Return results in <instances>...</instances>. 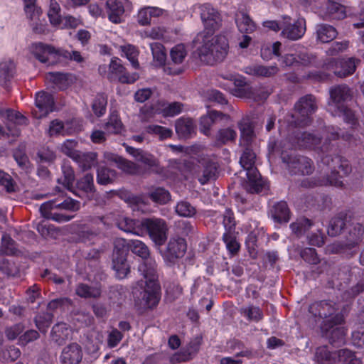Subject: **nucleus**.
<instances>
[{
	"label": "nucleus",
	"instance_id": "nucleus-1",
	"mask_svg": "<svg viewBox=\"0 0 364 364\" xmlns=\"http://www.w3.org/2000/svg\"><path fill=\"white\" fill-rule=\"evenodd\" d=\"M318 107L316 98L311 94L306 95L299 99L294 107V112L287 116V122L294 127H305L311 124L312 114Z\"/></svg>",
	"mask_w": 364,
	"mask_h": 364
},
{
	"label": "nucleus",
	"instance_id": "nucleus-2",
	"mask_svg": "<svg viewBox=\"0 0 364 364\" xmlns=\"http://www.w3.org/2000/svg\"><path fill=\"white\" fill-rule=\"evenodd\" d=\"M228 47V41L225 36H216L198 49V58L205 64L213 65L225 58Z\"/></svg>",
	"mask_w": 364,
	"mask_h": 364
},
{
	"label": "nucleus",
	"instance_id": "nucleus-3",
	"mask_svg": "<svg viewBox=\"0 0 364 364\" xmlns=\"http://www.w3.org/2000/svg\"><path fill=\"white\" fill-rule=\"evenodd\" d=\"M247 145L240 160L241 166L246 170L248 178V191L251 193H259L263 187L261 175L255 166L256 155Z\"/></svg>",
	"mask_w": 364,
	"mask_h": 364
},
{
	"label": "nucleus",
	"instance_id": "nucleus-4",
	"mask_svg": "<svg viewBox=\"0 0 364 364\" xmlns=\"http://www.w3.org/2000/svg\"><path fill=\"white\" fill-rule=\"evenodd\" d=\"M339 308L331 301H321L311 304L309 311L315 317L323 319V326L330 324H340L343 321V316L338 312Z\"/></svg>",
	"mask_w": 364,
	"mask_h": 364
},
{
	"label": "nucleus",
	"instance_id": "nucleus-5",
	"mask_svg": "<svg viewBox=\"0 0 364 364\" xmlns=\"http://www.w3.org/2000/svg\"><path fill=\"white\" fill-rule=\"evenodd\" d=\"M282 160L292 175H310L314 170L311 159L304 156L282 153Z\"/></svg>",
	"mask_w": 364,
	"mask_h": 364
},
{
	"label": "nucleus",
	"instance_id": "nucleus-6",
	"mask_svg": "<svg viewBox=\"0 0 364 364\" xmlns=\"http://www.w3.org/2000/svg\"><path fill=\"white\" fill-rule=\"evenodd\" d=\"M141 225L147 231L151 240L157 246H161L167 240L168 228L166 223L161 218H146Z\"/></svg>",
	"mask_w": 364,
	"mask_h": 364
},
{
	"label": "nucleus",
	"instance_id": "nucleus-7",
	"mask_svg": "<svg viewBox=\"0 0 364 364\" xmlns=\"http://www.w3.org/2000/svg\"><path fill=\"white\" fill-rule=\"evenodd\" d=\"M161 299V287L159 283H145L144 289L135 299L136 304L143 309L156 307Z\"/></svg>",
	"mask_w": 364,
	"mask_h": 364
},
{
	"label": "nucleus",
	"instance_id": "nucleus-8",
	"mask_svg": "<svg viewBox=\"0 0 364 364\" xmlns=\"http://www.w3.org/2000/svg\"><path fill=\"white\" fill-rule=\"evenodd\" d=\"M200 18L207 35H212L221 26L222 19L219 12L208 4L200 6Z\"/></svg>",
	"mask_w": 364,
	"mask_h": 364
},
{
	"label": "nucleus",
	"instance_id": "nucleus-9",
	"mask_svg": "<svg viewBox=\"0 0 364 364\" xmlns=\"http://www.w3.org/2000/svg\"><path fill=\"white\" fill-rule=\"evenodd\" d=\"M291 141L299 149H318L321 151L322 136L314 133L295 131L292 134Z\"/></svg>",
	"mask_w": 364,
	"mask_h": 364
},
{
	"label": "nucleus",
	"instance_id": "nucleus-10",
	"mask_svg": "<svg viewBox=\"0 0 364 364\" xmlns=\"http://www.w3.org/2000/svg\"><path fill=\"white\" fill-rule=\"evenodd\" d=\"M185 166L189 173L197 177L201 184H205L210 179L215 178L217 172V166L214 162L208 161L202 167L191 161L185 163Z\"/></svg>",
	"mask_w": 364,
	"mask_h": 364
},
{
	"label": "nucleus",
	"instance_id": "nucleus-11",
	"mask_svg": "<svg viewBox=\"0 0 364 364\" xmlns=\"http://www.w3.org/2000/svg\"><path fill=\"white\" fill-rule=\"evenodd\" d=\"M289 21L290 17H284L281 36L291 41L300 39L306 32L304 19H299L294 23H291Z\"/></svg>",
	"mask_w": 364,
	"mask_h": 364
},
{
	"label": "nucleus",
	"instance_id": "nucleus-12",
	"mask_svg": "<svg viewBox=\"0 0 364 364\" xmlns=\"http://www.w3.org/2000/svg\"><path fill=\"white\" fill-rule=\"evenodd\" d=\"M31 49L35 57L42 63L49 61L53 55L63 56L65 58H70L71 55V53L69 51L57 50L54 47L43 43H33L31 46Z\"/></svg>",
	"mask_w": 364,
	"mask_h": 364
},
{
	"label": "nucleus",
	"instance_id": "nucleus-13",
	"mask_svg": "<svg viewBox=\"0 0 364 364\" xmlns=\"http://www.w3.org/2000/svg\"><path fill=\"white\" fill-rule=\"evenodd\" d=\"M324 66L327 70L332 71L336 76L340 78L352 75L356 68L354 60L351 58L348 60L331 59L325 63Z\"/></svg>",
	"mask_w": 364,
	"mask_h": 364
},
{
	"label": "nucleus",
	"instance_id": "nucleus-14",
	"mask_svg": "<svg viewBox=\"0 0 364 364\" xmlns=\"http://www.w3.org/2000/svg\"><path fill=\"white\" fill-rule=\"evenodd\" d=\"M187 55L183 44L175 46L170 51L171 62L168 63L164 68V70L168 75H179L183 72L181 67H175L181 65Z\"/></svg>",
	"mask_w": 364,
	"mask_h": 364
},
{
	"label": "nucleus",
	"instance_id": "nucleus-15",
	"mask_svg": "<svg viewBox=\"0 0 364 364\" xmlns=\"http://www.w3.org/2000/svg\"><path fill=\"white\" fill-rule=\"evenodd\" d=\"M109 69L107 77L111 81L118 80L122 83H133L138 79L136 73L129 75L125 71V68L120 63L119 59H112Z\"/></svg>",
	"mask_w": 364,
	"mask_h": 364
},
{
	"label": "nucleus",
	"instance_id": "nucleus-16",
	"mask_svg": "<svg viewBox=\"0 0 364 364\" xmlns=\"http://www.w3.org/2000/svg\"><path fill=\"white\" fill-rule=\"evenodd\" d=\"M353 217L347 211H341L335 215L329 220L327 228V234L330 237H336L340 235L344 229L350 225Z\"/></svg>",
	"mask_w": 364,
	"mask_h": 364
},
{
	"label": "nucleus",
	"instance_id": "nucleus-17",
	"mask_svg": "<svg viewBox=\"0 0 364 364\" xmlns=\"http://www.w3.org/2000/svg\"><path fill=\"white\" fill-rule=\"evenodd\" d=\"M36 105L39 109L40 114L33 112L36 118L46 117L50 112L54 110L55 101L53 95L48 92L41 91L36 95Z\"/></svg>",
	"mask_w": 364,
	"mask_h": 364
},
{
	"label": "nucleus",
	"instance_id": "nucleus-18",
	"mask_svg": "<svg viewBox=\"0 0 364 364\" xmlns=\"http://www.w3.org/2000/svg\"><path fill=\"white\" fill-rule=\"evenodd\" d=\"M330 101L336 107L350 100L353 97L352 90L346 84L333 86L329 90Z\"/></svg>",
	"mask_w": 364,
	"mask_h": 364
},
{
	"label": "nucleus",
	"instance_id": "nucleus-19",
	"mask_svg": "<svg viewBox=\"0 0 364 364\" xmlns=\"http://www.w3.org/2000/svg\"><path fill=\"white\" fill-rule=\"evenodd\" d=\"M348 226H351L344 243L341 244L342 250H351L358 245L364 234V228L360 223H355L352 219Z\"/></svg>",
	"mask_w": 364,
	"mask_h": 364
},
{
	"label": "nucleus",
	"instance_id": "nucleus-20",
	"mask_svg": "<svg viewBox=\"0 0 364 364\" xmlns=\"http://www.w3.org/2000/svg\"><path fill=\"white\" fill-rule=\"evenodd\" d=\"M335 164L336 170L335 174H331L328 176V181L331 185L335 186H342L343 182L341 180L343 176H348L351 171V166L348 160L340 156H336Z\"/></svg>",
	"mask_w": 364,
	"mask_h": 364
},
{
	"label": "nucleus",
	"instance_id": "nucleus-21",
	"mask_svg": "<svg viewBox=\"0 0 364 364\" xmlns=\"http://www.w3.org/2000/svg\"><path fill=\"white\" fill-rule=\"evenodd\" d=\"M82 356L81 346L77 343H71L63 349L60 360L63 364H79Z\"/></svg>",
	"mask_w": 364,
	"mask_h": 364
},
{
	"label": "nucleus",
	"instance_id": "nucleus-22",
	"mask_svg": "<svg viewBox=\"0 0 364 364\" xmlns=\"http://www.w3.org/2000/svg\"><path fill=\"white\" fill-rule=\"evenodd\" d=\"M51 341L61 346L72 339V329L65 323L55 324L50 333Z\"/></svg>",
	"mask_w": 364,
	"mask_h": 364
},
{
	"label": "nucleus",
	"instance_id": "nucleus-23",
	"mask_svg": "<svg viewBox=\"0 0 364 364\" xmlns=\"http://www.w3.org/2000/svg\"><path fill=\"white\" fill-rule=\"evenodd\" d=\"M186 250V242L184 239L178 237L171 239L167 247L166 258L171 262L182 257Z\"/></svg>",
	"mask_w": 364,
	"mask_h": 364
},
{
	"label": "nucleus",
	"instance_id": "nucleus-24",
	"mask_svg": "<svg viewBox=\"0 0 364 364\" xmlns=\"http://www.w3.org/2000/svg\"><path fill=\"white\" fill-rule=\"evenodd\" d=\"M112 267L114 270L117 278H125L130 272V267L126 254H122L118 251L115 255H112Z\"/></svg>",
	"mask_w": 364,
	"mask_h": 364
},
{
	"label": "nucleus",
	"instance_id": "nucleus-25",
	"mask_svg": "<svg viewBox=\"0 0 364 364\" xmlns=\"http://www.w3.org/2000/svg\"><path fill=\"white\" fill-rule=\"evenodd\" d=\"M334 325L331 323L327 326H323V328L326 331L325 336L328 342L336 347H339L345 343L346 332L343 327L336 326L333 328Z\"/></svg>",
	"mask_w": 364,
	"mask_h": 364
},
{
	"label": "nucleus",
	"instance_id": "nucleus-26",
	"mask_svg": "<svg viewBox=\"0 0 364 364\" xmlns=\"http://www.w3.org/2000/svg\"><path fill=\"white\" fill-rule=\"evenodd\" d=\"M176 132L180 138L188 139L196 134V126L191 118H180L176 122Z\"/></svg>",
	"mask_w": 364,
	"mask_h": 364
},
{
	"label": "nucleus",
	"instance_id": "nucleus-27",
	"mask_svg": "<svg viewBox=\"0 0 364 364\" xmlns=\"http://www.w3.org/2000/svg\"><path fill=\"white\" fill-rule=\"evenodd\" d=\"M139 271L145 279V283H159L156 264L153 259L148 258L139 265Z\"/></svg>",
	"mask_w": 364,
	"mask_h": 364
},
{
	"label": "nucleus",
	"instance_id": "nucleus-28",
	"mask_svg": "<svg viewBox=\"0 0 364 364\" xmlns=\"http://www.w3.org/2000/svg\"><path fill=\"white\" fill-rule=\"evenodd\" d=\"M105 157L108 161L115 163L124 171L130 174H137L139 173V166L132 161L112 153L106 154Z\"/></svg>",
	"mask_w": 364,
	"mask_h": 364
},
{
	"label": "nucleus",
	"instance_id": "nucleus-29",
	"mask_svg": "<svg viewBox=\"0 0 364 364\" xmlns=\"http://www.w3.org/2000/svg\"><path fill=\"white\" fill-rule=\"evenodd\" d=\"M227 117L225 114L218 111H210L208 114L201 117L200 120V130L205 136L210 134V128L213 124L218 119H223Z\"/></svg>",
	"mask_w": 364,
	"mask_h": 364
},
{
	"label": "nucleus",
	"instance_id": "nucleus-30",
	"mask_svg": "<svg viewBox=\"0 0 364 364\" xmlns=\"http://www.w3.org/2000/svg\"><path fill=\"white\" fill-rule=\"evenodd\" d=\"M316 35L317 41L326 43L336 38L338 32L336 29L331 25L320 23L316 26Z\"/></svg>",
	"mask_w": 364,
	"mask_h": 364
},
{
	"label": "nucleus",
	"instance_id": "nucleus-31",
	"mask_svg": "<svg viewBox=\"0 0 364 364\" xmlns=\"http://www.w3.org/2000/svg\"><path fill=\"white\" fill-rule=\"evenodd\" d=\"M235 21L238 30L242 33H251L256 29V25L248 14L244 11L235 14Z\"/></svg>",
	"mask_w": 364,
	"mask_h": 364
},
{
	"label": "nucleus",
	"instance_id": "nucleus-32",
	"mask_svg": "<svg viewBox=\"0 0 364 364\" xmlns=\"http://www.w3.org/2000/svg\"><path fill=\"white\" fill-rule=\"evenodd\" d=\"M271 215L274 220L279 223H287L290 219V210L285 201L275 203L271 209Z\"/></svg>",
	"mask_w": 364,
	"mask_h": 364
},
{
	"label": "nucleus",
	"instance_id": "nucleus-33",
	"mask_svg": "<svg viewBox=\"0 0 364 364\" xmlns=\"http://www.w3.org/2000/svg\"><path fill=\"white\" fill-rule=\"evenodd\" d=\"M16 67L11 60L2 61L0 63V84L8 89L9 82L14 77Z\"/></svg>",
	"mask_w": 364,
	"mask_h": 364
},
{
	"label": "nucleus",
	"instance_id": "nucleus-34",
	"mask_svg": "<svg viewBox=\"0 0 364 364\" xmlns=\"http://www.w3.org/2000/svg\"><path fill=\"white\" fill-rule=\"evenodd\" d=\"M127 151L132 155L135 159L149 168H153L158 166V161L151 154L139 149H135L131 146L127 148Z\"/></svg>",
	"mask_w": 364,
	"mask_h": 364
},
{
	"label": "nucleus",
	"instance_id": "nucleus-35",
	"mask_svg": "<svg viewBox=\"0 0 364 364\" xmlns=\"http://www.w3.org/2000/svg\"><path fill=\"white\" fill-rule=\"evenodd\" d=\"M77 296L85 299H98L102 294V287L100 284L90 286L87 284H79L75 289Z\"/></svg>",
	"mask_w": 364,
	"mask_h": 364
},
{
	"label": "nucleus",
	"instance_id": "nucleus-36",
	"mask_svg": "<svg viewBox=\"0 0 364 364\" xmlns=\"http://www.w3.org/2000/svg\"><path fill=\"white\" fill-rule=\"evenodd\" d=\"M147 196L155 203L164 205L171 200L168 191L162 187L151 186L148 188Z\"/></svg>",
	"mask_w": 364,
	"mask_h": 364
},
{
	"label": "nucleus",
	"instance_id": "nucleus-37",
	"mask_svg": "<svg viewBox=\"0 0 364 364\" xmlns=\"http://www.w3.org/2000/svg\"><path fill=\"white\" fill-rule=\"evenodd\" d=\"M338 351H330L326 346L318 347L316 349L315 360L318 364L336 363Z\"/></svg>",
	"mask_w": 364,
	"mask_h": 364
},
{
	"label": "nucleus",
	"instance_id": "nucleus-38",
	"mask_svg": "<svg viewBox=\"0 0 364 364\" xmlns=\"http://www.w3.org/2000/svg\"><path fill=\"white\" fill-rule=\"evenodd\" d=\"M108 9L109 19L114 23L121 22V16L124 13V6L119 0H107L106 3Z\"/></svg>",
	"mask_w": 364,
	"mask_h": 364
},
{
	"label": "nucleus",
	"instance_id": "nucleus-39",
	"mask_svg": "<svg viewBox=\"0 0 364 364\" xmlns=\"http://www.w3.org/2000/svg\"><path fill=\"white\" fill-rule=\"evenodd\" d=\"M40 212L41 215L47 219H51L54 221L62 223L68 222L72 220L73 215H68L65 214L54 212L55 209L50 206V204H42L40 206Z\"/></svg>",
	"mask_w": 364,
	"mask_h": 364
},
{
	"label": "nucleus",
	"instance_id": "nucleus-40",
	"mask_svg": "<svg viewBox=\"0 0 364 364\" xmlns=\"http://www.w3.org/2000/svg\"><path fill=\"white\" fill-rule=\"evenodd\" d=\"M83 171L88 170L95 166L97 163V154L95 152L84 153L82 151L77 152L73 159Z\"/></svg>",
	"mask_w": 364,
	"mask_h": 364
},
{
	"label": "nucleus",
	"instance_id": "nucleus-41",
	"mask_svg": "<svg viewBox=\"0 0 364 364\" xmlns=\"http://www.w3.org/2000/svg\"><path fill=\"white\" fill-rule=\"evenodd\" d=\"M238 127L242 141L246 143V145H249L255 137L254 128L250 119L247 117L242 118L238 122Z\"/></svg>",
	"mask_w": 364,
	"mask_h": 364
},
{
	"label": "nucleus",
	"instance_id": "nucleus-42",
	"mask_svg": "<svg viewBox=\"0 0 364 364\" xmlns=\"http://www.w3.org/2000/svg\"><path fill=\"white\" fill-rule=\"evenodd\" d=\"M127 248L144 260L149 258L150 251L145 243L139 240H131L127 243Z\"/></svg>",
	"mask_w": 364,
	"mask_h": 364
},
{
	"label": "nucleus",
	"instance_id": "nucleus-43",
	"mask_svg": "<svg viewBox=\"0 0 364 364\" xmlns=\"http://www.w3.org/2000/svg\"><path fill=\"white\" fill-rule=\"evenodd\" d=\"M43 204H50V206L55 210H66L70 211H77L80 207V203L78 200L70 198L65 199L61 203H57L55 200H50Z\"/></svg>",
	"mask_w": 364,
	"mask_h": 364
},
{
	"label": "nucleus",
	"instance_id": "nucleus-44",
	"mask_svg": "<svg viewBox=\"0 0 364 364\" xmlns=\"http://www.w3.org/2000/svg\"><path fill=\"white\" fill-rule=\"evenodd\" d=\"M247 69L248 70L246 71L247 73L266 77L274 76L279 71V68L277 66L255 65L247 68Z\"/></svg>",
	"mask_w": 364,
	"mask_h": 364
},
{
	"label": "nucleus",
	"instance_id": "nucleus-45",
	"mask_svg": "<svg viewBox=\"0 0 364 364\" xmlns=\"http://www.w3.org/2000/svg\"><path fill=\"white\" fill-rule=\"evenodd\" d=\"M313 223L308 218H302L297 219L296 222L290 225L292 232L297 236L300 237L306 234L313 226Z\"/></svg>",
	"mask_w": 364,
	"mask_h": 364
},
{
	"label": "nucleus",
	"instance_id": "nucleus-46",
	"mask_svg": "<svg viewBox=\"0 0 364 364\" xmlns=\"http://www.w3.org/2000/svg\"><path fill=\"white\" fill-rule=\"evenodd\" d=\"M120 230L136 235H139L136 228L141 225L138 220H134L127 217H122L119 219H116L115 224Z\"/></svg>",
	"mask_w": 364,
	"mask_h": 364
},
{
	"label": "nucleus",
	"instance_id": "nucleus-47",
	"mask_svg": "<svg viewBox=\"0 0 364 364\" xmlns=\"http://www.w3.org/2000/svg\"><path fill=\"white\" fill-rule=\"evenodd\" d=\"M337 364H361L362 362L354 352L348 349H341L338 350Z\"/></svg>",
	"mask_w": 364,
	"mask_h": 364
},
{
	"label": "nucleus",
	"instance_id": "nucleus-48",
	"mask_svg": "<svg viewBox=\"0 0 364 364\" xmlns=\"http://www.w3.org/2000/svg\"><path fill=\"white\" fill-rule=\"evenodd\" d=\"M92 223L97 225L101 231L109 230L116 224V218L114 214L110 213L105 216H97L92 219Z\"/></svg>",
	"mask_w": 364,
	"mask_h": 364
},
{
	"label": "nucleus",
	"instance_id": "nucleus-49",
	"mask_svg": "<svg viewBox=\"0 0 364 364\" xmlns=\"http://www.w3.org/2000/svg\"><path fill=\"white\" fill-rule=\"evenodd\" d=\"M236 136V132L231 128L219 129L215 135V145L220 146L230 141H234Z\"/></svg>",
	"mask_w": 364,
	"mask_h": 364
},
{
	"label": "nucleus",
	"instance_id": "nucleus-50",
	"mask_svg": "<svg viewBox=\"0 0 364 364\" xmlns=\"http://www.w3.org/2000/svg\"><path fill=\"white\" fill-rule=\"evenodd\" d=\"M105 129L109 134H119L123 129V124L119 118V116L112 113L110 114L108 121L105 123Z\"/></svg>",
	"mask_w": 364,
	"mask_h": 364
},
{
	"label": "nucleus",
	"instance_id": "nucleus-51",
	"mask_svg": "<svg viewBox=\"0 0 364 364\" xmlns=\"http://www.w3.org/2000/svg\"><path fill=\"white\" fill-rule=\"evenodd\" d=\"M150 47L154 60L159 66L164 65L166 60V53L164 46L160 43H153L150 44Z\"/></svg>",
	"mask_w": 364,
	"mask_h": 364
},
{
	"label": "nucleus",
	"instance_id": "nucleus-52",
	"mask_svg": "<svg viewBox=\"0 0 364 364\" xmlns=\"http://www.w3.org/2000/svg\"><path fill=\"white\" fill-rule=\"evenodd\" d=\"M116 178V172L106 167H100L97 169V183L107 185L112 183Z\"/></svg>",
	"mask_w": 364,
	"mask_h": 364
},
{
	"label": "nucleus",
	"instance_id": "nucleus-53",
	"mask_svg": "<svg viewBox=\"0 0 364 364\" xmlns=\"http://www.w3.org/2000/svg\"><path fill=\"white\" fill-rule=\"evenodd\" d=\"M77 188L85 193H94L95 191L93 176L91 173H86L83 177L77 181Z\"/></svg>",
	"mask_w": 364,
	"mask_h": 364
},
{
	"label": "nucleus",
	"instance_id": "nucleus-54",
	"mask_svg": "<svg viewBox=\"0 0 364 364\" xmlns=\"http://www.w3.org/2000/svg\"><path fill=\"white\" fill-rule=\"evenodd\" d=\"M107 104V99L105 95H97L92 105L94 114L98 117L102 116L105 113Z\"/></svg>",
	"mask_w": 364,
	"mask_h": 364
},
{
	"label": "nucleus",
	"instance_id": "nucleus-55",
	"mask_svg": "<svg viewBox=\"0 0 364 364\" xmlns=\"http://www.w3.org/2000/svg\"><path fill=\"white\" fill-rule=\"evenodd\" d=\"M175 210L178 215L185 218H191L196 213V208L189 202L184 200L178 202Z\"/></svg>",
	"mask_w": 364,
	"mask_h": 364
},
{
	"label": "nucleus",
	"instance_id": "nucleus-56",
	"mask_svg": "<svg viewBox=\"0 0 364 364\" xmlns=\"http://www.w3.org/2000/svg\"><path fill=\"white\" fill-rule=\"evenodd\" d=\"M326 10L333 18L343 19L346 16L345 6L333 1L328 2Z\"/></svg>",
	"mask_w": 364,
	"mask_h": 364
},
{
	"label": "nucleus",
	"instance_id": "nucleus-57",
	"mask_svg": "<svg viewBox=\"0 0 364 364\" xmlns=\"http://www.w3.org/2000/svg\"><path fill=\"white\" fill-rule=\"evenodd\" d=\"M53 315L51 313L46 312L41 314L35 317V323L38 330L46 333L47 328L52 323Z\"/></svg>",
	"mask_w": 364,
	"mask_h": 364
},
{
	"label": "nucleus",
	"instance_id": "nucleus-58",
	"mask_svg": "<svg viewBox=\"0 0 364 364\" xmlns=\"http://www.w3.org/2000/svg\"><path fill=\"white\" fill-rule=\"evenodd\" d=\"M1 252L7 255H14L18 252L15 241L9 235L2 237Z\"/></svg>",
	"mask_w": 364,
	"mask_h": 364
},
{
	"label": "nucleus",
	"instance_id": "nucleus-59",
	"mask_svg": "<svg viewBox=\"0 0 364 364\" xmlns=\"http://www.w3.org/2000/svg\"><path fill=\"white\" fill-rule=\"evenodd\" d=\"M4 113L6 114L8 120L14 122L16 124L26 125L28 124V119L19 112L14 111L11 109H8L5 111H1L0 114L3 115Z\"/></svg>",
	"mask_w": 364,
	"mask_h": 364
},
{
	"label": "nucleus",
	"instance_id": "nucleus-60",
	"mask_svg": "<svg viewBox=\"0 0 364 364\" xmlns=\"http://www.w3.org/2000/svg\"><path fill=\"white\" fill-rule=\"evenodd\" d=\"M62 172L63 177L59 178L58 181L59 183H62L68 189H70L75 181L74 171L70 166L64 164L62 166Z\"/></svg>",
	"mask_w": 364,
	"mask_h": 364
},
{
	"label": "nucleus",
	"instance_id": "nucleus-61",
	"mask_svg": "<svg viewBox=\"0 0 364 364\" xmlns=\"http://www.w3.org/2000/svg\"><path fill=\"white\" fill-rule=\"evenodd\" d=\"M60 10L59 4L55 1L50 0L48 16L50 23L54 26L60 25L61 23V17L59 14Z\"/></svg>",
	"mask_w": 364,
	"mask_h": 364
},
{
	"label": "nucleus",
	"instance_id": "nucleus-62",
	"mask_svg": "<svg viewBox=\"0 0 364 364\" xmlns=\"http://www.w3.org/2000/svg\"><path fill=\"white\" fill-rule=\"evenodd\" d=\"M328 135L326 137L325 142L321 146V152H328L331 149V141L337 140L340 136L338 132L335 129L334 127H328L327 129Z\"/></svg>",
	"mask_w": 364,
	"mask_h": 364
},
{
	"label": "nucleus",
	"instance_id": "nucleus-63",
	"mask_svg": "<svg viewBox=\"0 0 364 364\" xmlns=\"http://www.w3.org/2000/svg\"><path fill=\"white\" fill-rule=\"evenodd\" d=\"M108 296L113 304H120L124 300V292L121 286H112L109 288Z\"/></svg>",
	"mask_w": 364,
	"mask_h": 364
},
{
	"label": "nucleus",
	"instance_id": "nucleus-64",
	"mask_svg": "<svg viewBox=\"0 0 364 364\" xmlns=\"http://www.w3.org/2000/svg\"><path fill=\"white\" fill-rule=\"evenodd\" d=\"M363 291L364 279H361L355 285L343 292V299L346 301L352 299Z\"/></svg>",
	"mask_w": 364,
	"mask_h": 364
}]
</instances>
